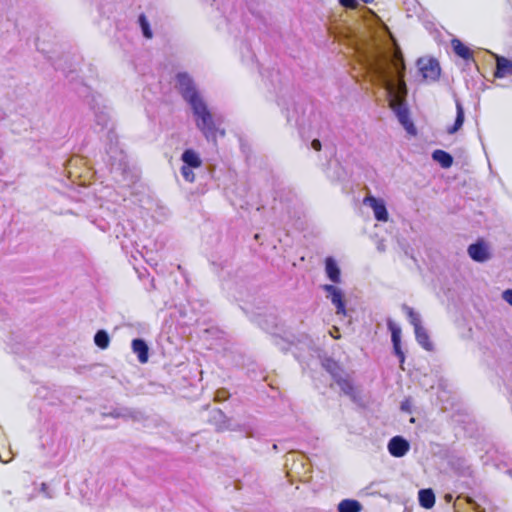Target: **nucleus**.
Masks as SVG:
<instances>
[{
  "instance_id": "nucleus-24",
  "label": "nucleus",
  "mask_w": 512,
  "mask_h": 512,
  "mask_svg": "<svg viewBox=\"0 0 512 512\" xmlns=\"http://www.w3.org/2000/svg\"><path fill=\"white\" fill-rule=\"evenodd\" d=\"M324 367L331 374L333 379H336L339 375L343 373V371L340 369L337 363L332 360H327L324 363Z\"/></svg>"
},
{
  "instance_id": "nucleus-30",
  "label": "nucleus",
  "mask_w": 512,
  "mask_h": 512,
  "mask_svg": "<svg viewBox=\"0 0 512 512\" xmlns=\"http://www.w3.org/2000/svg\"><path fill=\"white\" fill-rule=\"evenodd\" d=\"M502 298L512 306V289H507L502 293Z\"/></svg>"
},
{
  "instance_id": "nucleus-34",
  "label": "nucleus",
  "mask_w": 512,
  "mask_h": 512,
  "mask_svg": "<svg viewBox=\"0 0 512 512\" xmlns=\"http://www.w3.org/2000/svg\"><path fill=\"white\" fill-rule=\"evenodd\" d=\"M311 147L316 151H320L321 150V142L318 139H314L311 143Z\"/></svg>"
},
{
  "instance_id": "nucleus-10",
  "label": "nucleus",
  "mask_w": 512,
  "mask_h": 512,
  "mask_svg": "<svg viewBox=\"0 0 512 512\" xmlns=\"http://www.w3.org/2000/svg\"><path fill=\"white\" fill-rule=\"evenodd\" d=\"M132 350L137 355L140 363L144 364L149 358V348L146 342L142 339H134L132 341Z\"/></svg>"
},
{
  "instance_id": "nucleus-12",
  "label": "nucleus",
  "mask_w": 512,
  "mask_h": 512,
  "mask_svg": "<svg viewBox=\"0 0 512 512\" xmlns=\"http://www.w3.org/2000/svg\"><path fill=\"white\" fill-rule=\"evenodd\" d=\"M181 160L183 161V165L200 168L202 165V160L199 155L192 149H187L182 153Z\"/></svg>"
},
{
  "instance_id": "nucleus-20",
  "label": "nucleus",
  "mask_w": 512,
  "mask_h": 512,
  "mask_svg": "<svg viewBox=\"0 0 512 512\" xmlns=\"http://www.w3.org/2000/svg\"><path fill=\"white\" fill-rule=\"evenodd\" d=\"M212 420L215 421L218 430L229 429L228 420L221 410L215 409L212 411Z\"/></svg>"
},
{
  "instance_id": "nucleus-28",
  "label": "nucleus",
  "mask_w": 512,
  "mask_h": 512,
  "mask_svg": "<svg viewBox=\"0 0 512 512\" xmlns=\"http://www.w3.org/2000/svg\"><path fill=\"white\" fill-rule=\"evenodd\" d=\"M106 416H110L113 418H126L130 415V412L127 409H113L111 412L105 414Z\"/></svg>"
},
{
  "instance_id": "nucleus-7",
  "label": "nucleus",
  "mask_w": 512,
  "mask_h": 512,
  "mask_svg": "<svg viewBox=\"0 0 512 512\" xmlns=\"http://www.w3.org/2000/svg\"><path fill=\"white\" fill-rule=\"evenodd\" d=\"M469 256L476 262H485L490 259L488 245L484 241H478L468 247Z\"/></svg>"
},
{
  "instance_id": "nucleus-38",
  "label": "nucleus",
  "mask_w": 512,
  "mask_h": 512,
  "mask_svg": "<svg viewBox=\"0 0 512 512\" xmlns=\"http://www.w3.org/2000/svg\"><path fill=\"white\" fill-rule=\"evenodd\" d=\"M46 488V484H42V489L44 490Z\"/></svg>"
},
{
  "instance_id": "nucleus-27",
  "label": "nucleus",
  "mask_w": 512,
  "mask_h": 512,
  "mask_svg": "<svg viewBox=\"0 0 512 512\" xmlns=\"http://www.w3.org/2000/svg\"><path fill=\"white\" fill-rule=\"evenodd\" d=\"M193 169H194L193 167H189L186 165H183L181 167V175L187 182L192 183L195 180V174L193 172Z\"/></svg>"
},
{
  "instance_id": "nucleus-17",
  "label": "nucleus",
  "mask_w": 512,
  "mask_h": 512,
  "mask_svg": "<svg viewBox=\"0 0 512 512\" xmlns=\"http://www.w3.org/2000/svg\"><path fill=\"white\" fill-rule=\"evenodd\" d=\"M419 503L425 509H430L435 504V495L431 489H422L419 491Z\"/></svg>"
},
{
  "instance_id": "nucleus-35",
  "label": "nucleus",
  "mask_w": 512,
  "mask_h": 512,
  "mask_svg": "<svg viewBox=\"0 0 512 512\" xmlns=\"http://www.w3.org/2000/svg\"><path fill=\"white\" fill-rule=\"evenodd\" d=\"M224 399H225L224 392L218 391L217 394H216V400L217 401H221V400H224Z\"/></svg>"
},
{
  "instance_id": "nucleus-19",
  "label": "nucleus",
  "mask_w": 512,
  "mask_h": 512,
  "mask_svg": "<svg viewBox=\"0 0 512 512\" xmlns=\"http://www.w3.org/2000/svg\"><path fill=\"white\" fill-rule=\"evenodd\" d=\"M452 47L454 52L461 58L468 60L472 57V53L470 52L469 48L466 47L460 40L453 39L452 40Z\"/></svg>"
},
{
  "instance_id": "nucleus-29",
  "label": "nucleus",
  "mask_w": 512,
  "mask_h": 512,
  "mask_svg": "<svg viewBox=\"0 0 512 512\" xmlns=\"http://www.w3.org/2000/svg\"><path fill=\"white\" fill-rule=\"evenodd\" d=\"M393 349H394L395 354L399 357L400 363H403L405 360V356H404L403 351L401 350L400 343H397V345L393 344Z\"/></svg>"
},
{
  "instance_id": "nucleus-32",
  "label": "nucleus",
  "mask_w": 512,
  "mask_h": 512,
  "mask_svg": "<svg viewBox=\"0 0 512 512\" xmlns=\"http://www.w3.org/2000/svg\"><path fill=\"white\" fill-rule=\"evenodd\" d=\"M412 402L410 399H406L401 403V410L405 412H411Z\"/></svg>"
},
{
  "instance_id": "nucleus-16",
  "label": "nucleus",
  "mask_w": 512,
  "mask_h": 512,
  "mask_svg": "<svg viewBox=\"0 0 512 512\" xmlns=\"http://www.w3.org/2000/svg\"><path fill=\"white\" fill-rule=\"evenodd\" d=\"M414 332L418 344L421 345L425 350L431 351L433 349V344L429 340V335L425 328L423 326L418 327L416 330H414Z\"/></svg>"
},
{
  "instance_id": "nucleus-5",
  "label": "nucleus",
  "mask_w": 512,
  "mask_h": 512,
  "mask_svg": "<svg viewBox=\"0 0 512 512\" xmlns=\"http://www.w3.org/2000/svg\"><path fill=\"white\" fill-rule=\"evenodd\" d=\"M363 203L373 210L374 216L378 221H388L389 214L383 199L369 195L364 198Z\"/></svg>"
},
{
  "instance_id": "nucleus-36",
  "label": "nucleus",
  "mask_w": 512,
  "mask_h": 512,
  "mask_svg": "<svg viewBox=\"0 0 512 512\" xmlns=\"http://www.w3.org/2000/svg\"><path fill=\"white\" fill-rule=\"evenodd\" d=\"M377 248L381 252L385 251V245L383 244V242H379Z\"/></svg>"
},
{
  "instance_id": "nucleus-21",
  "label": "nucleus",
  "mask_w": 512,
  "mask_h": 512,
  "mask_svg": "<svg viewBox=\"0 0 512 512\" xmlns=\"http://www.w3.org/2000/svg\"><path fill=\"white\" fill-rule=\"evenodd\" d=\"M402 309L406 312L409 322L411 325H413L414 330H416L418 327H422L420 315L418 313H416L411 307L407 305H403Z\"/></svg>"
},
{
  "instance_id": "nucleus-1",
  "label": "nucleus",
  "mask_w": 512,
  "mask_h": 512,
  "mask_svg": "<svg viewBox=\"0 0 512 512\" xmlns=\"http://www.w3.org/2000/svg\"><path fill=\"white\" fill-rule=\"evenodd\" d=\"M369 69L389 95V106L408 133L415 128L409 118L406 105L407 88L403 80L404 61L401 56L391 58L387 52L377 49L369 60Z\"/></svg>"
},
{
  "instance_id": "nucleus-31",
  "label": "nucleus",
  "mask_w": 512,
  "mask_h": 512,
  "mask_svg": "<svg viewBox=\"0 0 512 512\" xmlns=\"http://www.w3.org/2000/svg\"><path fill=\"white\" fill-rule=\"evenodd\" d=\"M340 4L347 8H354L357 5V0H339Z\"/></svg>"
},
{
  "instance_id": "nucleus-37",
  "label": "nucleus",
  "mask_w": 512,
  "mask_h": 512,
  "mask_svg": "<svg viewBox=\"0 0 512 512\" xmlns=\"http://www.w3.org/2000/svg\"><path fill=\"white\" fill-rule=\"evenodd\" d=\"M445 498H446V501H448V502H450L452 500V496L450 494H447L445 496Z\"/></svg>"
},
{
  "instance_id": "nucleus-22",
  "label": "nucleus",
  "mask_w": 512,
  "mask_h": 512,
  "mask_svg": "<svg viewBox=\"0 0 512 512\" xmlns=\"http://www.w3.org/2000/svg\"><path fill=\"white\" fill-rule=\"evenodd\" d=\"M94 342L99 348L106 349L110 343L108 333L105 330L97 331L94 336Z\"/></svg>"
},
{
  "instance_id": "nucleus-23",
  "label": "nucleus",
  "mask_w": 512,
  "mask_h": 512,
  "mask_svg": "<svg viewBox=\"0 0 512 512\" xmlns=\"http://www.w3.org/2000/svg\"><path fill=\"white\" fill-rule=\"evenodd\" d=\"M387 326L391 332L392 343L396 345L401 343V328L391 319H388Z\"/></svg>"
},
{
  "instance_id": "nucleus-18",
  "label": "nucleus",
  "mask_w": 512,
  "mask_h": 512,
  "mask_svg": "<svg viewBox=\"0 0 512 512\" xmlns=\"http://www.w3.org/2000/svg\"><path fill=\"white\" fill-rule=\"evenodd\" d=\"M361 504L356 500L345 499L338 504V512H360Z\"/></svg>"
},
{
  "instance_id": "nucleus-14",
  "label": "nucleus",
  "mask_w": 512,
  "mask_h": 512,
  "mask_svg": "<svg viewBox=\"0 0 512 512\" xmlns=\"http://www.w3.org/2000/svg\"><path fill=\"white\" fill-rule=\"evenodd\" d=\"M465 119L464 108L460 101H456V119L453 126L447 129L449 134H455L463 125Z\"/></svg>"
},
{
  "instance_id": "nucleus-9",
  "label": "nucleus",
  "mask_w": 512,
  "mask_h": 512,
  "mask_svg": "<svg viewBox=\"0 0 512 512\" xmlns=\"http://www.w3.org/2000/svg\"><path fill=\"white\" fill-rule=\"evenodd\" d=\"M494 75L497 78L512 75V61L502 56H496V71Z\"/></svg>"
},
{
  "instance_id": "nucleus-6",
  "label": "nucleus",
  "mask_w": 512,
  "mask_h": 512,
  "mask_svg": "<svg viewBox=\"0 0 512 512\" xmlns=\"http://www.w3.org/2000/svg\"><path fill=\"white\" fill-rule=\"evenodd\" d=\"M323 290L327 292V297L331 300L332 304L336 307V313L338 315H346L344 295L340 288L326 284L323 286Z\"/></svg>"
},
{
  "instance_id": "nucleus-3",
  "label": "nucleus",
  "mask_w": 512,
  "mask_h": 512,
  "mask_svg": "<svg viewBox=\"0 0 512 512\" xmlns=\"http://www.w3.org/2000/svg\"><path fill=\"white\" fill-rule=\"evenodd\" d=\"M176 84L182 97L188 102L190 106L203 100L199 94L196 85L191 76L186 72H180L176 75Z\"/></svg>"
},
{
  "instance_id": "nucleus-8",
  "label": "nucleus",
  "mask_w": 512,
  "mask_h": 512,
  "mask_svg": "<svg viewBox=\"0 0 512 512\" xmlns=\"http://www.w3.org/2000/svg\"><path fill=\"white\" fill-rule=\"evenodd\" d=\"M409 448V442L401 436L393 437L388 443L389 453L397 458L403 457L409 451Z\"/></svg>"
},
{
  "instance_id": "nucleus-25",
  "label": "nucleus",
  "mask_w": 512,
  "mask_h": 512,
  "mask_svg": "<svg viewBox=\"0 0 512 512\" xmlns=\"http://www.w3.org/2000/svg\"><path fill=\"white\" fill-rule=\"evenodd\" d=\"M292 461L293 464H292V467H291V470H299L300 468H303L304 467V463H303V457L300 456V455H297V454H294V453H290L287 458H286V462H290Z\"/></svg>"
},
{
  "instance_id": "nucleus-33",
  "label": "nucleus",
  "mask_w": 512,
  "mask_h": 512,
  "mask_svg": "<svg viewBox=\"0 0 512 512\" xmlns=\"http://www.w3.org/2000/svg\"><path fill=\"white\" fill-rule=\"evenodd\" d=\"M97 123L103 127L107 125V116L105 114L96 115Z\"/></svg>"
},
{
  "instance_id": "nucleus-11",
  "label": "nucleus",
  "mask_w": 512,
  "mask_h": 512,
  "mask_svg": "<svg viewBox=\"0 0 512 512\" xmlns=\"http://www.w3.org/2000/svg\"><path fill=\"white\" fill-rule=\"evenodd\" d=\"M340 390L349 397H354V386L350 377L344 372L334 379Z\"/></svg>"
},
{
  "instance_id": "nucleus-13",
  "label": "nucleus",
  "mask_w": 512,
  "mask_h": 512,
  "mask_svg": "<svg viewBox=\"0 0 512 512\" xmlns=\"http://www.w3.org/2000/svg\"><path fill=\"white\" fill-rule=\"evenodd\" d=\"M325 271L328 276V278L334 282L339 283L340 282V269L336 263V261L328 257L325 261Z\"/></svg>"
},
{
  "instance_id": "nucleus-2",
  "label": "nucleus",
  "mask_w": 512,
  "mask_h": 512,
  "mask_svg": "<svg viewBox=\"0 0 512 512\" xmlns=\"http://www.w3.org/2000/svg\"><path fill=\"white\" fill-rule=\"evenodd\" d=\"M196 117V126L203 133L208 141H216L217 128L211 112L208 110L204 100L191 106Z\"/></svg>"
},
{
  "instance_id": "nucleus-4",
  "label": "nucleus",
  "mask_w": 512,
  "mask_h": 512,
  "mask_svg": "<svg viewBox=\"0 0 512 512\" xmlns=\"http://www.w3.org/2000/svg\"><path fill=\"white\" fill-rule=\"evenodd\" d=\"M417 66L423 78L427 81H436L440 76V65L436 59L433 58H420L417 61Z\"/></svg>"
},
{
  "instance_id": "nucleus-26",
  "label": "nucleus",
  "mask_w": 512,
  "mask_h": 512,
  "mask_svg": "<svg viewBox=\"0 0 512 512\" xmlns=\"http://www.w3.org/2000/svg\"><path fill=\"white\" fill-rule=\"evenodd\" d=\"M139 24L141 26L142 33H143L144 37H146L147 39H151L153 36V33L150 29L149 22L145 15L142 14L139 16Z\"/></svg>"
},
{
  "instance_id": "nucleus-15",
  "label": "nucleus",
  "mask_w": 512,
  "mask_h": 512,
  "mask_svg": "<svg viewBox=\"0 0 512 512\" xmlns=\"http://www.w3.org/2000/svg\"><path fill=\"white\" fill-rule=\"evenodd\" d=\"M432 159L438 162L442 168H450L453 164V157L444 150H435L432 153Z\"/></svg>"
}]
</instances>
